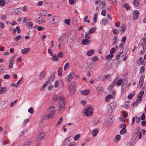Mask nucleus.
I'll list each match as a JSON object with an SVG mask.
<instances>
[{"label":"nucleus","instance_id":"obj_1","mask_svg":"<svg viewBox=\"0 0 146 146\" xmlns=\"http://www.w3.org/2000/svg\"><path fill=\"white\" fill-rule=\"evenodd\" d=\"M58 101L59 102V111H63L65 107V102L66 101L65 98L63 96H58Z\"/></svg>","mask_w":146,"mask_h":146},{"label":"nucleus","instance_id":"obj_2","mask_svg":"<svg viewBox=\"0 0 146 146\" xmlns=\"http://www.w3.org/2000/svg\"><path fill=\"white\" fill-rule=\"evenodd\" d=\"M93 108L92 107H89L86 110H84V113L86 115H91L93 113Z\"/></svg>","mask_w":146,"mask_h":146},{"label":"nucleus","instance_id":"obj_3","mask_svg":"<svg viewBox=\"0 0 146 146\" xmlns=\"http://www.w3.org/2000/svg\"><path fill=\"white\" fill-rule=\"evenodd\" d=\"M94 62L92 59H88L87 61V64L90 69H92L93 67L94 66Z\"/></svg>","mask_w":146,"mask_h":146},{"label":"nucleus","instance_id":"obj_4","mask_svg":"<svg viewBox=\"0 0 146 146\" xmlns=\"http://www.w3.org/2000/svg\"><path fill=\"white\" fill-rule=\"evenodd\" d=\"M76 84L74 82H72L71 85L69 86V90L70 92L72 93H74L75 90Z\"/></svg>","mask_w":146,"mask_h":146},{"label":"nucleus","instance_id":"obj_5","mask_svg":"<svg viewBox=\"0 0 146 146\" xmlns=\"http://www.w3.org/2000/svg\"><path fill=\"white\" fill-rule=\"evenodd\" d=\"M55 109L56 108L55 107L52 106L49 108L48 110V113L50 115H51L52 117L54 115L55 113Z\"/></svg>","mask_w":146,"mask_h":146},{"label":"nucleus","instance_id":"obj_6","mask_svg":"<svg viewBox=\"0 0 146 146\" xmlns=\"http://www.w3.org/2000/svg\"><path fill=\"white\" fill-rule=\"evenodd\" d=\"M145 77V76L143 74L142 75L141 77L139 82L138 85V87L139 88H141L143 86Z\"/></svg>","mask_w":146,"mask_h":146},{"label":"nucleus","instance_id":"obj_7","mask_svg":"<svg viewBox=\"0 0 146 146\" xmlns=\"http://www.w3.org/2000/svg\"><path fill=\"white\" fill-rule=\"evenodd\" d=\"M74 74L73 72L70 73L67 77L65 78V80L68 82H70L71 81V80L73 78V76Z\"/></svg>","mask_w":146,"mask_h":146},{"label":"nucleus","instance_id":"obj_8","mask_svg":"<svg viewBox=\"0 0 146 146\" xmlns=\"http://www.w3.org/2000/svg\"><path fill=\"white\" fill-rule=\"evenodd\" d=\"M15 55H14L10 59V60L9 61V67L11 68H13V62L14 61V60L15 58Z\"/></svg>","mask_w":146,"mask_h":146},{"label":"nucleus","instance_id":"obj_9","mask_svg":"<svg viewBox=\"0 0 146 146\" xmlns=\"http://www.w3.org/2000/svg\"><path fill=\"white\" fill-rule=\"evenodd\" d=\"M139 11L137 10H135L134 11L133 19V20H136L138 19L139 17Z\"/></svg>","mask_w":146,"mask_h":146},{"label":"nucleus","instance_id":"obj_10","mask_svg":"<svg viewBox=\"0 0 146 146\" xmlns=\"http://www.w3.org/2000/svg\"><path fill=\"white\" fill-rule=\"evenodd\" d=\"M73 34V32H70L68 36V39L67 41V44H70V40H71L73 38V35H72Z\"/></svg>","mask_w":146,"mask_h":146},{"label":"nucleus","instance_id":"obj_11","mask_svg":"<svg viewBox=\"0 0 146 146\" xmlns=\"http://www.w3.org/2000/svg\"><path fill=\"white\" fill-rule=\"evenodd\" d=\"M58 18V17L57 16H53L51 18H50V19L51 20L50 22L51 23L54 24L57 23Z\"/></svg>","mask_w":146,"mask_h":146},{"label":"nucleus","instance_id":"obj_12","mask_svg":"<svg viewBox=\"0 0 146 146\" xmlns=\"http://www.w3.org/2000/svg\"><path fill=\"white\" fill-rule=\"evenodd\" d=\"M52 117L51 115H50L49 113L47 115H46V114H44L42 115V119L44 120L45 119L48 120Z\"/></svg>","mask_w":146,"mask_h":146},{"label":"nucleus","instance_id":"obj_13","mask_svg":"<svg viewBox=\"0 0 146 146\" xmlns=\"http://www.w3.org/2000/svg\"><path fill=\"white\" fill-rule=\"evenodd\" d=\"M44 18L42 17H39L37 19L36 22L38 23H42L44 22L43 20Z\"/></svg>","mask_w":146,"mask_h":146},{"label":"nucleus","instance_id":"obj_14","mask_svg":"<svg viewBox=\"0 0 146 146\" xmlns=\"http://www.w3.org/2000/svg\"><path fill=\"white\" fill-rule=\"evenodd\" d=\"M30 48H27L23 49L22 50V53L23 54H27L30 51Z\"/></svg>","mask_w":146,"mask_h":146},{"label":"nucleus","instance_id":"obj_15","mask_svg":"<svg viewBox=\"0 0 146 146\" xmlns=\"http://www.w3.org/2000/svg\"><path fill=\"white\" fill-rule=\"evenodd\" d=\"M144 94V92L140 91L138 95L137 99L139 101H141L142 99L141 97L143 96Z\"/></svg>","mask_w":146,"mask_h":146},{"label":"nucleus","instance_id":"obj_16","mask_svg":"<svg viewBox=\"0 0 146 146\" xmlns=\"http://www.w3.org/2000/svg\"><path fill=\"white\" fill-rule=\"evenodd\" d=\"M81 93L84 95H88L90 93V91L89 90L86 89L85 90H82L81 92Z\"/></svg>","mask_w":146,"mask_h":146},{"label":"nucleus","instance_id":"obj_17","mask_svg":"<svg viewBox=\"0 0 146 146\" xmlns=\"http://www.w3.org/2000/svg\"><path fill=\"white\" fill-rule=\"evenodd\" d=\"M50 80H47L46 82H45V84L42 86V88L40 89V90L42 91H43L44 90L45 88L47 86L48 84H50Z\"/></svg>","mask_w":146,"mask_h":146},{"label":"nucleus","instance_id":"obj_18","mask_svg":"<svg viewBox=\"0 0 146 146\" xmlns=\"http://www.w3.org/2000/svg\"><path fill=\"white\" fill-rule=\"evenodd\" d=\"M90 40L88 39H84L81 42V44L83 45H87L90 43Z\"/></svg>","mask_w":146,"mask_h":146},{"label":"nucleus","instance_id":"obj_19","mask_svg":"<svg viewBox=\"0 0 146 146\" xmlns=\"http://www.w3.org/2000/svg\"><path fill=\"white\" fill-rule=\"evenodd\" d=\"M110 107L112 109H114L116 107V103L115 101H113L110 104Z\"/></svg>","mask_w":146,"mask_h":146},{"label":"nucleus","instance_id":"obj_20","mask_svg":"<svg viewBox=\"0 0 146 146\" xmlns=\"http://www.w3.org/2000/svg\"><path fill=\"white\" fill-rule=\"evenodd\" d=\"M98 130L97 129H95L93 130L92 132V136L93 137H95L98 134Z\"/></svg>","mask_w":146,"mask_h":146},{"label":"nucleus","instance_id":"obj_21","mask_svg":"<svg viewBox=\"0 0 146 146\" xmlns=\"http://www.w3.org/2000/svg\"><path fill=\"white\" fill-rule=\"evenodd\" d=\"M70 137H67L65 140L63 144L64 145H68L70 143V139H69Z\"/></svg>","mask_w":146,"mask_h":146},{"label":"nucleus","instance_id":"obj_22","mask_svg":"<svg viewBox=\"0 0 146 146\" xmlns=\"http://www.w3.org/2000/svg\"><path fill=\"white\" fill-rule=\"evenodd\" d=\"M7 88L5 87H3L0 88V94H2L5 93L6 91Z\"/></svg>","mask_w":146,"mask_h":146},{"label":"nucleus","instance_id":"obj_23","mask_svg":"<svg viewBox=\"0 0 146 146\" xmlns=\"http://www.w3.org/2000/svg\"><path fill=\"white\" fill-rule=\"evenodd\" d=\"M94 50L92 49L88 51L87 52V54L89 56L92 55L94 53Z\"/></svg>","mask_w":146,"mask_h":146},{"label":"nucleus","instance_id":"obj_24","mask_svg":"<svg viewBox=\"0 0 146 146\" xmlns=\"http://www.w3.org/2000/svg\"><path fill=\"white\" fill-rule=\"evenodd\" d=\"M52 60L54 61H57L58 60V56L55 54L52 57Z\"/></svg>","mask_w":146,"mask_h":146},{"label":"nucleus","instance_id":"obj_25","mask_svg":"<svg viewBox=\"0 0 146 146\" xmlns=\"http://www.w3.org/2000/svg\"><path fill=\"white\" fill-rule=\"evenodd\" d=\"M44 135V133H42L40 134L38 137V139L39 140H41L43 138V137Z\"/></svg>","mask_w":146,"mask_h":146},{"label":"nucleus","instance_id":"obj_26","mask_svg":"<svg viewBox=\"0 0 146 146\" xmlns=\"http://www.w3.org/2000/svg\"><path fill=\"white\" fill-rule=\"evenodd\" d=\"M114 55L112 54H110L107 55L106 57V60H108L109 59L112 58Z\"/></svg>","mask_w":146,"mask_h":146},{"label":"nucleus","instance_id":"obj_27","mask_svg":"<svg viewBox=\"0 0 146 146\" xmlns=\"http://www.w3.org/2000/svg\"><path fill=\"white\" fill-rule=\"evenodd\" d=\"M62 69V67H59L58 69V74L59 76H62V73L61 72Z\"/></svg>","mask_w":146,"mask_h":146},{"label":"nucleus","instance_id":"obj_28","mask_svg":"<svg viewBox=\"0 0 146 146\" xmlns=\"http://www.w3.org/2000/svg\"><path fill=\"white\" fill-rule=\"evenodd\" d=\"M127 130L125 128H123L120 131L119 133L121 135L125 134Z\"/></svg>","mask_w":146,"mask_h":146},{"label":"nucleus","instance_id":"obj_29","mask_svg":"<svg viewBox=\"0 0 146 146\" xmlns=\"http://www.w3.org/2000/svg\"><path fill=\"white\" fill-rule=\"evenodd\" d=\"M98 13L97 12L95 13L94 16L93 21L94 23H96L97 21Z\"/></svg>","mask_w":146,"mask_h":146},{"label":"nucleus","instance_id":"obj_30","mask_svg":"<svg viewBox=\"0 0 146 146\" xmlns=\"http://www.w3.org/2000/svg\"><path fill=\"white\" fill-rule=\"evenodd\" d=\"M55 78V76L53 74L51 75L49 78V80H50V81H53Z\"/></svg>","mask_w":146,"mask_h":146},{"label":"nucleus","instance_id":"obj_31","mask_svg":"<svg viewBox=\"0 0 146 146\" xmlns=\"http://www.w3.org/2000/svg\"><path fill=\"white\" fill-rule=\"evenodd\" d=\"M117 37L116 36H114L113 38V45H115L117 42Z\"/></svg>","mask_w":146,"mask_h":146},{"label":"nucleus","instance_id":"obj_32","mask_svg":"<svg viewBox=\"0 0 146 146\" xmlns=\"http://www.w3.org/2000/svg\"><path fill=\"white\" fill-rule=\"evenodd\" d=\"M124 7L126 8L127 10H129L130 9V7L129 6L127 3H124L123 6Z\"/></svg>","mask_w":146,"mask_h":146},{"label":"nucleus","instance_id":"obj_33","mask_svg":"<svg viewBox=\"0 0 146 146\" xmlns=\"http://www.w3.org/2000/svg\"><path fill=\"white\" fill-rule=\"evenodd\" d=\"M122 81V79L121 78H120L117 81L116 83V85L118 86H119L121 85Z\"/></svg>","mask_w":146,"mask_h":146},{"label":"nucleus","instance_id":"obj_34","mask_svg":"<svg viewBox=\"0 0 146 146\" xmlns=\"http://www.w3.org/2000/svg\"><path fill=\"white\" fill-rule=\"evenodd\" d=\"M5 0H0V5L2 7L4 6L5 5Z\"/></svg>","mask_w":146,"mask_h":146},{"label":"nucleus","instance_id":"obj_35","mask_svg":"<svg viewBox=\"0 0 146 146\" xmlns=\"http://www.w3.org/2000/svg\"><path fill=\"white\" fill-rule=\"evenodd\" d=\"M93 122V123L94 125H96L99 123V121L97 119H94Z\"/></svg>","mask_w":146,"mask_h":146},{"label":"nucleus","instance_id":"obj_36","mask_svg":"<svg viewBox=\"0 0 146 146\" xmlns=\"http://www.w3.org/2000/svg\"><path fill=\"white\" fill-rule=\"evenodd\" d=\"M113 97L111 95H108L107 96L106 98V100L107 102L109 101V99L112 98Z\"/></svg>","mask_w":146,"mask_h":146},{"label":"nucleus","instance_id":"obj_37","mask_svg":"<svg viewBox=\"0 0 146 146\" xmlns=\"http://www.w3.org/2000/svg\"><path fill=\"white\" fill-rule=\"evenodd\" d=\"M58 57L62 58L64 57V53L63 52H60L57 54Z\"/></svg>","mask_w":146,"mask_h":146},{"label":"nucleus","instance_id":"obj_38","mask_svg":"<svg viewBox=\"0 0 146 146\" xmlns=\"http://www.w3.org/2000/svg\"><path fill=\"white\" fill-rule=\"evenodd\" d=\"M120 30L121 31H123V32H124L125 30V26L124 25H121L120 27Z\"/></svg>","mask_w":146,"mask_h":146},{"label":"nucleus","instance_id":"obj_39","mask_svg":"<svg viewBox=\"0 0 146 146\" xmlns=\"http://www.w3.org/2000/svg\"><path fill=\"white\" fill-rule=\"evenodd\" d=\"M98 89V92L99 93H102L103 91H104V89L102 87H100V88L98 87L97 88Z\"/></svg>","mask_w":146,"mask_h":146},{"label":"nucleus","instance_id":"obj_40","mask_svg":"<svg viewBox=\"0 0 146 146\" xmlns=\"http://www.w3.org/2000/svg\"><path fill=\"white\" fill-rule=\"evenodd\" d=\"M63 120V117H62L60 118V119L58 121L57 125H59V124H60V123H62Z\"/></svg>","mask_w":146,"mask_h":146},{"label":"nucleus","instance_id":"obj_41","mask_svg":"<svg viewBox=\"0 0 146 146\" xmlns=\"http://www.w3.org/2000/svg\"><path fill=\"white\" fill-rule=\"evenodd\" d=\"M102 23L104 25H105L108 23V21L107 20L104 19L102 20Z\"/></svg>","mask_w":146,"mask_h":146},{"label":"nucleus","instance_id":"obj_42","mask_svg":"<svg viewBox=\"0 0 146 146\" xmlns=\"http://www.w3.org/2000/svg\"><path fill=\"white\" fill-rule=\"evenodd\" d=\"M135 93L132 92V93L130 94L128 96L127 98L129 99H131L132 98V97L134 96Z\"/></svg>","mask_w":146,"mask_h":146},{"label":"nucleus","instance_id":"obj_43","mask_svg":"<svg viewBox=\"0 0 146 146\" xmlns=\"http://www.w3.org/2000/svg\"><path fill=\"white\" fill-rule=\"evenodd\" d=\"M134 5L136 6H138L139 3L138 1L136 0H134L133 1Z\"/></svg>","mask_w":146,"mask_h":146},{"label":"nucleus","instance_id":"obj_44","mask_svg":"<svg viewBox=\"0 0 146 146\" xmlns=\"http://www.w3.org/2000/svg\"><path fill=\"white\" fill-rule=\"evenodd\" d=\"M95 30V28H92L89 31V33L90 34L93 33H94Z\"/></svg>","mask_w":146,"mask_h":146},{"label":"nucleus","instance_id":"obj_45","mask_svg":"<svg viewBox=\"0 0 146 146\" xmlns=\"http://www.w3.org/2000/svg\"><path fill=\"white\" fill-rule=\"evenodd\" d=\"M33 23L31 22H29L27 23V27H31V29H32V27L33 25Z\"/></svg>","mask_w":146,"mask_h":146},{"label":"nucleus","instance_id":"obj_46","mask_svg":"<svg viewBox=\"0 0 146 146\" xmlns=\"http://www.w3.org/2000/svg\"><path fill=\"white\" fill-rule=\"evenodd\" d=\"M138 60L141 64L143 65V64L144 63V60L141 57L139 58Z\"/></svg>","mask_w":146,"mask_h":146},{"label":"nucleus","instance_id":"obj_47","mask_svg":"<svg viewBox=\"0 0 146 146\" xmlns=\"http://www.w3.org/2000/svg\"><path fill=\"white\" fill-rule=\"evenodd\" d=\"M64 22L67 25H69L70 24V19H65L64 21Z\"/></svg>","mask_w":146,"mask_h":146},{"label":"nucleus","instance_id":"obj_48","mask_svg":"<svg viewBox=\"0 0 146 146\" xmlns=\"http://www.w3.org/2000/svg\"><path fill=\"white\" fill-rule=\"evenodd\" d=\"M25 132L23 131L20 132L19 134V137H22L24 135Z\"/></svg>","mask_w":146,"mask_h":146},{"label":"nucleus","instance_id":"obj_49","mask_svg":"<svg viewBox=\"0 0 146 146\" xmlns=\"http://www.w3.org/2000/svg\"><path fill=\"white\" fill-rule=\"evenodd\" d=\"M80 135L79 134H78L74 137V139L76 141L80 137Z\"/></svg>","mask_w":146,"mask_h":146},{"label":"nucleus","instance_id":"obj_50","mask_svg":"<svg viewBox=\"0 0 146 146\" xmlns=\"http://www.w3.org/2000/svg\"><path fill=\"white\" fill-rule=\"evenodd\" d=\"M21 37L20 35H19L18 36L16 37L14 39V40L16 41H17Z\"/></svg>","mask_w":146,"mask_h":146},{"label":"nucleus","instance_id":"obj_51","mask_svg":"<svg viewBox=\"0 0 146 146\" xmlns=\"http://www.w3.org/2000/svg\"><path fill=\"white\" fill-rule=\"evenodd\" d=\"M58 96L57 95H54L53 97L52 98V100L54 102H56V100L58 101Z\"/></svg>","mask_w":146,"mask_h":146},{"label":"nucleus","instance_id":"obj_52","mask_svg":"<svg viewBox=\"0 0 146 146\" xmlns=\"http://www.w3.org/2000/svg\"><path fill=\"white\" fill-rule=\"evenodd\" d=\"M145 70V68L144 66H141L140 68V72L141 74Z\"/></svg>","mask_w":146,"mask_h":146},{"label":"nucleus","instance_id":"obj_53","mask_svg":"<svg viewBox=\"0 0 146 146\" xmlns=\"http://www.w3.org/2000/svg\"><path fill=\"white\" fill-rule=\"evenodd\" d=\"M28 111L31 113H34V109L32 107L31 108L28 110Z\"/></svg>","mask_w":146,"mask_h":146},{"label":"nucleus","instance_id":"obj_54","mask_svg":"<svg viewBox=\"0 0 146 146\" xmlns=\"http://www.w3.org/2000/svg\"><path fill=\"white\" fill-rule=\"evenodd\" d=\"M69 65L70 64L68 62L66 63L65 64L64 66V69L65 70H66V69H67L68 68V66H69Z\"/></svg>","mask_w":146,"mask_h":146},{"label":"nucleus","instance_id":"obj_55","mask_svg":"<svg viewBox=\"0 0 146 146\" xmlns=\"http://www.w3.org/2000/svg\"><path fill=\"white\" fill-rule=\"evenodd\" d=\"M45 72L44 71H42L40 73V76L41 78H44V75H45Z\"/></svg>","mask_w":146,"mask_h":146},{"label":"nucleus","instance_id":"obj_56","mask_svg":"<svg viewBox=\"0 0 146 146\" xmlns=\"http://www.w3.org/2000/svg\"><path fill=\"white\" fill-rule=\"evenodd\" d=\"M106 10L105 9H104L101 12V14L104 16H105L106 15Z\"/></svg>","mask_w":146,"mask_h":146},{"label":"nucleus","instance_id":"obj_57","mask_svg":"<svg viewBox=\"0 0 146 146\" xmlns=\"http://www.w3.org/2000/svg\"><path fill=\"white\" fill-rule=\"evenodd\" d=\"M90 59H92V60H93V61L95 62L96 61V60H98V58L97 56H96Z\"/></svg>","mask_w":146,"mask_h":146},{"label":"nucleus","instance_id":"obj_58","mask_svg":"<svg viewBox=\"0 0 146 146\" xmlns=\"http://www.w3.org/2000/svg\"><path fill=\"white\" fill-rule=\"evenodd\" d=\"M120 139H121V136L120 135H117L115 137V139H116V140H120Z\"/></svg>","mask_w":146,"mask_h":146},{"label":"nucleus","instance_id":"obj_59","mask_svg":"<svg viewBox=\"0 0 146 146\" xmlns=\"http://www.w3.org/2000/svg\"><path fill=\"white\" fill-rule=\"evenodd\" d=\"M122 113L123 114V116L124 117L126 118L128 116L127 114L125 111H123Z\"/></svg>","mask_w":146,"mask_h":146},{"label":"nucleus","instance_id":"obj_60","mask_svg":"<svg viewBox=\"0 0 146 146\" xmlns=\"http://www.w3.org/2000/svg\"><path fill=\"white\" fill-rule=\"evenodd\" d=\"M145 117L144 113H143L140 117V119L142 120H144L145 119Z\"/></svg>","mask_w":146,"mask_h":146},{"label":"nucleus","instance_id":"obj_61","mask_svg":"<svg viewBox=\"0 0 146 146\" xmlns=\"http://www.w3.org/2000/svg\"><path fill=\"white\" fill-rule=\"evenodd\" d=\"M16 30L18 33L20 34L21 32V30L19 27L17 26L16 27Z\"/></svg>","mask_w":146,"mask_h":146},{"label":"nucleus","instance_id":"obj_62","mask_svg":"<svg viewBox=\"0 0 146 146\" xmlns=\"http://www.w3.org/2000/svg\"><path fill=\"white\" fill-rule=\"evenodd\" d=\"M59 85V82L58 80H56L55 82V84L54 86V87L56 88Z\"/></svg>","mask_w":146,"mask_h":146},{"label":"nucleus","instance_id":"obj_63","mask_svg":"<svg viewBox=\"0 0 146 146\" xmlns=\"http://www.w3.org/2000/svg\"><path fill=\"white\" fill-rule=\"evenodd\" d=\"M138 99H137L136 101L135 102H134L133 104V106H137L138 105Z\"/></svg>","mask_w":146,"mask_h":146},{"label":"nucleus","instance_id":"obj_64","mask_svg":"<svg viewBox=\"0 0 146 146\" xmlns=\"http://www.w3.org/2000/svg\"><path fill=\"white\" fill-rule=\"evenodd\" d=\"M90 35L89 34V33H87L86 34L85 37L86 38L89 39L90 38Z\"/></svg>","mask_w":146,"mask_h":146}]
</instances>
